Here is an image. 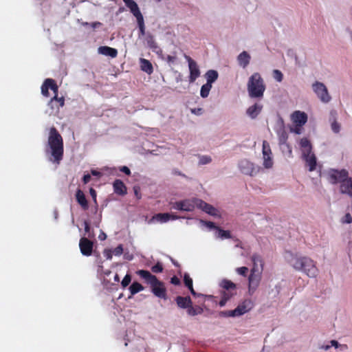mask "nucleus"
<instances>
[{"label":"nucleus","instance_id":"1","mask_svg":"<svg viewBox=\"0 0 352 352\" xmlns=\"http://www.w3.org/2000/svg\"><path fill=\"white\" fill-rule=\"evenodd\" d=\"M63 140L55 127L50 130L47 144L45 148L46 155L52 163L59 164L63 157Z\"/></svg>","mask_w":352,"mask_h":352},{"label":"nucleus","instance_id":"2","mask_svg":"<svg viewBox=\"0 0 352 352\" xmlns=\"http://www.w3.org/2000/svg\"><path fill=\"white\" fill-rule=\"evenodd\" d=\"M289 263L297 271L302 272L309 277H316L318 269L314 261L307 256H298L289 254Z\"/></svg>","mask_w":352,"mask_h":352},{"label":"nucleus","instance_id":"3","mask_svg":"<svg viewBox=\"0 0 352 352\" xmlns=\"http://www.w3.org/2000/svg\"><path fill=\"white\" fill-rule=\"evenodd\" d=\"M265 88L263 78L259 73L254 72L250 76L247 83V90L250 98H263Z\"/></svg>","mask_w":352,"mask_h":352},{"label":"nucleus","instance_id":"4","mask_svg":"<svg viewBox=\"0 0 352 352\" xmlns=\"http://www.w3.org/2000/svg\"><path fill=\"white\" fill-rule=\"evenodd\" d=\"M141 278L150 285L153 294L160 298H166V289L162 282L147 270H140L136 272Z\"/></svg>","mask_w":352,"mask_h":352},{"label":"nucleus","instance_id":"5","mask_svg":"<svg viewBox=\"0 0 352 352\" xmlns=\"http://www.w3.org/2000/svg\"><path fill=\"white\" fill-rule=\"evenodd\" d=\"M311 89L318 99L324 104L330 102L332 98L327 86L322 82L315 81L311 84Z\"/></svg>","mask_w":352,"mask_h":352},{"label":"nucleus","instance_id":"6","mask_svg":"<svg viewBox=\"0 0 352 352\" xmlns=\"http://www.w3.org/2000/svg\"><path fill=\"white\" fill-rule=\"evenodd\" d=\"M238 168L242 174L250 177L256 176L262 169L261 166L247 159L241 160L238 163Z\"/></svg>","mask_w":352,"mask_h":352},{"label":"nucleus","instance_id":"7","mask_svg":"<svg viewBox=\"0 0 352 352\" xmlns=\"http://www.w3.org/2000/svg\"><path fill=\"white\" fill-rule=\"evenodd\" d=\"M49 89H51L53 91L54 96L50 100L48 105L50 108H54V104L56 102V100L58 99V88L55 83L54 80L52 78H47L41 86V93L44 96H49Z\"/></svg>","mask_w":352,"mask_h":352},{"label":"nucleus","instance_id":"8","mask_svg":"<svg viewBox=\"0 0 352 352\" xmlns=\"http://www.w3.org/2000/svg\"><path fill=\"white\" fill-rule=\"evenodd\" d=\"M327 174L329 182L333 184H336L337 183L342 184V183H344V182L349 177L348 171L345 169H330L328 170Z\"/></svg>","mask_w":352,"mask_h":352},{"label":"nucleus","instance_id":"9","mask_svg":"<svg viewBox=\"0 0 352 352\" xmlns=\"http://www.w3.org/2000/svg\"><path fill=\"white\" fill-rule=\"evenodd\" d=\"M261 274L262 272L261 269H256L255 267L251 270V273L248 278V293L250 295H253L257 289L261 280Z\"/></svg>","mask_w":352,"mask_h":352},{"label":"nucleus","instance_id":"10","mask_svg":"<svg viewBox=\"0 0 352 352\" xmlns=\"http://www.w3.org/2000/svg\"><path fill=\"white\" fill-rule=\"evenodd\" d=\"M196 200L197 198L184 199L179 201H176L172 204V208L174 210L191 212L193 211L195 208L197 207Z\"/></svg>","mask_w":352,"mask_h":352},{"label":"nucleus","instance_id":"11","mask_svg":"<svg viewBox=\"0 0 352 352\" xmlns=\"http://www.w3.org/2000/svg\"><path fill=\"white\" fill-rule=\"evenodd\" d=\"M262 154L263 167L267 169L272 168L274 164L272 153L269 143L265 140L263 142Z\"/></svg>","mask_w":352,"mask_h":352},{"label":"nucleus","instance_id":"12","mask_svg":"<svg viewBox=\"0 0 352 352\" xmlns=\"http://www.w3.org/2000/svg\"><path fill=\"white\" fill-rule=\"evenodd\" d=\"M185 58L188 63L190 71L189 82L192 83L200 76V70L197 63L192 60L190 56L185 55Z\"/></svg>","mask_w":352,"mask_h":352},{"label":"nucleus","instance_id":"13","mask_svg":"<svg viewBox=\"0 0 352 352\" xmlns=\"http://www.w3.org/2000/svg\"><path fill=\"white\" fill-rule=\"evenodd\" d=\"M195 201L197 202V208L201 209L206 213L216 217H221L219 210L213 207L212 205L207 204L206 202L199 199Z\"/></svg>","mask_w":352,"mask_h":352},{"label":"nucleus","instance_id":"14","mask_svg":"<svg viewBox=\"0 0 352 352\" xmlns=\"http://www.w3.org/2000/svg\"><path fill=\"white\" fill-rule=\"evenodd\" d=\"M254 307V303L250 299H245L233 309L235 317L243 316L250 311Z\"/></svg>","mask_w":352,"mask_h":352},{"label":"nucleus","instance_id":"15","mask_svg":"<svg viewBox=\"0 0 352 352\" xmlns=\"http://www.w3.org/2000/svg\"><path fill=\"white\" fill-rule=\"evenodd\" d=\"M263 108V105L261 102H255L254 104L250 106L246 109V115L251 119H256L261 113Z\"/></svg>","mask_w":352,"mask_h":352},{"label":"nucleus","instance_id":"16","mask_svg":"<svg viewBox=\"0 0 352 352\" xmlns=\"http://www.w3.org/2000/svg\"><path fill=\"white\" fill-rule=\"evenodd\" d=\"M291 119L295 125L303 126L307 122V115L300 111H295L291 116Z\"/></svg>","mask_w":352,"mask_h":352},{"label":"nucleus","instance_id":"17","mask_svg":"<svg viewBox=\"0 0 352 352\" xmlns=\"http://www.w3.org/2000/svg\"><path fill=\"white\" fill-rule=\"evenodd\" d=\"M79 246L81 253L85 256H90L92 252L93 243L85 237L80 240Z\"/></svg>","mask_w":352,"mask_h":352},{"label":"nucleus","instance_id":"18","mask_svg":"<svg viewBox=\"0 0 352 352\" xmlns=\"http://www.w3.org/2000/svg\"><path fill=\"white\" fill-rule=\"evenodd\" d=\"M178 217L169 213H158L153 216L151 219V222L157 221L161 223H166L170 220H176Z\"/></svg>","mask_w":352,"mask_h":352},{"label":"nucleus","instance_id":"19","mask_svg":"<svg viewBox=\"0 0 352 352\" xmlns=\"http://www.w3.org/2000/svg\"><path fill=\"white\" fill-rule=\"evenodd\" d=\"M250 60L251 56L246 51H243L236 57V61L239 66L243 69H245L249 65Z\"/></svg>","mask_w":352,"mask_h":352},{"label":"nucleus","instance_id":"20","mask_svg":"<svg viewBox=\"0 0 352 352\" xmlns=\"http://www.w3.org/2000/svg\"><path fill=\"white\" fill-rule=\"evenodd\" d=\"M302 156L303 160L306 162L307 165L309 166V170H314L316 166V157L312 151L303 153Z\"/></svg>","mask_w":352,"mask_h":352},{"label":"nucleus","instance_id":"21","mask_svg":"<svg viewBox=\"0 0 352 352\" xmlns=\"http://www.w3.org/2000/svg\"><path fill=\"white\" fill-rule=\"evenodd\" d=\"M337 113L336 111L330 112L329 122L331 124V129L335 133H338L341 129V125L336 120Z\"/></svg>","mask_w":352,"mask_h":352},{"label":"nucleus","instance_id":"22","mask_svg":"<svg viewBox=\"0 0 352 352\" xmlns=\"http://www.w3.org/2000/svg\"><path fill=\"white\" fill-rule=\"evenodd\" d=\"M125 5L130 10L131 12L133 14L137 20L143 18L138 4L133 0L130 1Z\"/></svg>","mask_w":352,"mask_h":352},{"label":"nucleus","instance_id":"23","mask_svg":"<svg viewBox=\"0 0 352 352\" xmlns=\"http://www.w3.org/2000/svg\"><path fill=\"white\" fill-rule=\"evenodd\" d=\"M98 52L100 54L106 56H110L111 58H116L118 55V51L116 49L108 46H101L98 47Z\"/></svg>","mask_w":352,"mask_h":352},{"label":"nucleus","instance_id":"24","mask_svg":"<svg viewBox=\"0 0 352 352\" xmlns=\"http://www.w3.org/2000/svg\"><path fill=\"white\" fill-rule=\"evenodd\" d=\"M113 187L115 193L120 195L126 194V187L121 180L116 179L113 184Z\"/></svg>","mask_w":352,"mask_h":352},{"label":"nucleus","instance_id":"25","mask_svg":"<svg viewBox=\"0 0 352 352\" xmlns=\"http://www.w3.org/2000/svg\"><path fill=\"white\" fill-rule=\"evenodd\" d=\"M177 306L181 309H188L190 305H192V300L189 296H177L175 298Z\"/></svg>","mask_w":352,"mask_h":352},{"label":"nucleus","instance_id":"26","mask_svg":"<svg viewBox=\"0 0 352 352\" xmlns=\"http://www.w3.org/2000/svg\"><path fill=\"white\" fill-rule=\"evenodd\" d=\"M340 189L342 193L347 194L352 197V178L348 177L342 184H340Z\"/></svg>","mask_w":352,"mask_h":352},{"label":"nucleus","instance_id":"27","mask_svg":"<svg viewBox=\"0 0 352 352\" xmlns=\"http://www.w3.org/2000/svg\"><path fill=\"white\" fill-rule=\"evenodd\" d=\"M140 63L141 69L143 72H146L148 74H151L153 73V65L149 60H148L145 58H141L140 59Z\"/></svg>","mask_w":352,"mask_h":352},{"label":"nucleus","instance_id":"28","mask_svg":"<svg viewBox=\"0 0 352 352\" xmlns=\"http://www.w3.org/2000/svg\"><path fill=\"white\" fill-rule=\"evenodd\" d=\"M76 201L81 206V207L84 210H87L88 208L87 201L86 199V197H85L83 192L81 190L78 189L76 191Z\"/></svg>","mask_w":352,"mask_h":352},{"label":"nucleus","instance_id":"29","mask_svg":"<svg viewBox=\"0 0 352 352\" xmlns=\"http://www.w3.org/2000/svg\"><path fill=\"white\" fill-rule=\"evenodd\" d=\"M276 133L278 136L279 143L280 144H285L287 139V134L285 130L283 122H281L276 129Z\"/></svg>","mask_w":352,"mask_h":352},{"label":"nucleus","instance_id":"30","mask_svg":"<svg viewBox=\"0 0 352 352\" xmlns=\"http://www.w3.org/2000/svg\"><path fill=\"white\" fill-rule=\"evenodd\" d=\"M219 76V74L216 70L214 69H210L206 72L205 74V77L206 78V83L209 85H212L213 82H214Z\"/></svg>","mask_w":352,"mask_h":352},{"label":"nucleus","instance_id":"31","mask_svg":"<svg viewBox=\"0 0 352 352\" xmlns=\"http://www.w3.org/2000/svg\"><path fill=\"white\" fill-rule=\"evenodd\" d=\"M300 146L302 154L311 151V145L310 142L305 138H302L300 141Z\"/></svg>","mask_w":352,"mask_h":352},{"label":"nucleus","instance_id":"32","mask_svg":"<svg viewBox=\"0 0 352 352\" xmlns=\"http://www.w3.org/2000/svg\"><path fill=\"white\" fill-rule=\"evenodd\" d=\"M215 236L221 239H225L231 238V234L228 230H224L220 228H216Z\"/></svg>","mask_w":352,"mask_h":352},{"label":"nucleus","instance_id":"33","mask_svg":"<svg viewBox=\"0 0 352 352\" xmlns=\"http://www.w3.org/2000/svg\"><path fill=\"white\" fill-rule=\"evenodd\" d=\"M252 261L253 263L252 269L256 267V269H261V271L263 270V261L261 257L259 255L256 254H253L252 256Z\"/></svg>","mask_w":352,"mask_h":352},{"label":"nucleus","instance_id":"34","mask_svg":"<svg viewBox=\"0 0 352 352\" xmlns=\"http://www.w3.org/2000/svg\"><path fill=\"white\" fill-rule=\"evenodd\" d=\"M129 289L131 294L133 296L141 291H143L144 287L138 282H133Z\"/></svg>","mask_w":352,"mask_h":352},{"label":"nucleus","instance_id":"35","mask_svg":"<svg viewBox=\"0 0 352 352\" xmlns=\"http://www.w3.org/2000/svg\"><path fill=\"white\" fill-rule=\"evenodd\" d=\"M203 313V309L199 306L192 307V305L187 309V314L190 316H195Z\"/></svg>","mask_w":352,"mask_h":352},{"label":"nucleus","instance_id":"36","mask_svg":"<svg viewBox=\"0 0 352 352\" xmlns=\"http://www.w3.org/2000/svg\"><path fill=\"white\" fill-rule=\"evenodd\" d=\"M220 286L226 290L234 289L236 288V285L231 280L227 279H223L221 280Z\"/></svg>","mask_w":352,"mask_h":352},{"label":"nucleus","instance_id":"37","mask_svg":"<svg viewBox=\"0 0 352 352\" xmlns=\"http://www.w3.org/2000/svg\"><path fill=\"white\" fill-rule=\"evenodd\" d=\"M211 88H212L211 85H209L208 83L203 85L201 87L200 96L204 98H207L209 95Z\"/></svg>","mask_w":352,"mask_h":352},{"label":"nucleus","instance_id":"38","mask_svg":"<svg viewBox=\"0 0 352 352\" xmlns=\"http://www.w3.org/2000/svg\"><path fill=\"white\" fill-rule=\"evenodd\" d=\"M146 43L148 46L152 50H156L157 49L158 45L155 42L153 36L151 34H148L146 38Z\"/></svg>","mask_w":352,"mask_h":352},{"label":"nucleus","instance_id":"39","mask_svg":"<svg viewBox=\"0 0 352 352\" xmlns=\"http://www.w3.org/2000/svg\"><path fill=\"white\" fill-rule=\"evenodd\" d=\"M138 28H139V38L143 36L145 34V25L144 17L137 20Z\"/></svg>","mask_w":352,"mask_h":352},{"label":"nucleus","instance_id":"40","mask_svg":"<svg viewBox=\"0 0 352 352\" xmlns=\"http://www.w3.org/2000/svg\"><path fill=\"white\" fill-rule=\"evenodd\" d=\"M330 344L331 346L335 347L336 349H338L341 351H344L347 350L348 346L346 344H341L338 341L332 340L330 341Z\"/></svg>","mask_w":352,"mask_h":352},{"label":"nucleus","instance_id":"41","mask_svg":"<svg viewBox=\"0 0 352 352\" xmlns=\"http://www.w3.org/2000/svg\"><path fill=\"white\" fill-rule=\"evenodd\" d=\"M212 162V158L209 155H201L199 157V164L205 165L210 164Z\"/></svg>","mask_w":352,"mask_h":352},{"label":"nucleus","instance_id":"42","mask_svg":"<svg viewBox=\"0 0 352 352\" xmlns=\"http://www.w3.org/2000/svg\"><path fill=\"white\" fill-rule=\"evenodd\" d=\"M273 76L274 79L279 82H281L283 78V75L282 72L278 69H275L273 71Z\"/></svg>","mask_w":352,"mask_h":352},{"label":"nucleus","instance_id":"43","mask_svg":"<svg viewBox=\"0 0 352 352\" xmlns=\"http://www.w3.org/2000/svg\"><path fill=\"white\" fill-rule=\"evenodd\" d=\"M184 281L185 285L187 287H192V280L188 274H187V273L184 274Z\"/></svg>","mask_w":352,"mask_h":352},{"label":"nucleus","instance_id":"44","mask_svg":"<svg viewBox=\"0 0 352 352\" xmlns=\"http://www.w3.org/2000/svg\"><path fill=\"white\" fill-rule=\"evenodd\" d=\"M131 275L128 274H126L121 282V285H122V287L124 288V287H127L129 285V283H131Z\"/></svg>","mask_w":352,"mask_h":352},{"label":"nucleus","instance_id":"45","mask_svg":"<svg viewBox=\"0 0 352 352\" xmlns=\"http://www.w3.org/2000/svg\"><path fill=\"white\" fill-rule=\"evenodd\" d=\"M219 316L221 317H235L233 310L221 311Z\"/></svg>","mask_w":352,"mask_h":352},{"label":"nucleus","instance_id":"46","mask_svg":"<svg viewBox=\"0 0 352 352\" xmlns=\"http://www.w3.org/2000/svg\"><path fill=\"white\" fill-rule=\"evenodd\" d=\"M236 272L241 275V276H245L248 272V268L246 267H238L236 269Z\"/></svg>","mask_w":352,"mask_h":352},{"label":"nucleus","instance_id":"47","mask_svg":"<svg viewBox=\"0 0 352 352\" xmlns=\"http://www.w3.org/2000/svg\"><path fill=\"white\" fill-rule=\"evenodd\" d=\"M151 270L154 273H160L162 272L163 267L160 263H158L156 265H153Z\"/></svg>","mask_w":352,"mask_h":352},{"label":"nucleus","instance_id":"48","mask_svg":"<svg viewBox=\"0 0 352 352\" xmlns=\"http://www.w3.org/2000/svg\"><path fill=\"white\" fill-rule=\"evenodd\" d=\"M113 254L116 256H120L123 252V248L122 245H119L113 250Z\"/></svg>","mask_w":352,"mask_h":352},{"label":"nucleus","instance_id":"49","mask_svg":"<svg viewBox=\"0 0 352 352\" xmlns=\"http://www.w3.org/2000/svg\"><path fill=\"white\" fill-rule=\"evenodd\" d=\"M56 103L58 106L56 107V111H58L60 107H63L65 104V100L63 97L58 98L56 100Z\"/></svg>","mask_w":352,"mask_h":352},{"label":"nucleus","instance_id":"50","mask_svg":"<svg viewBox=\"0 0 352 352\" xmlns=\"http://www.w3.org/2000/svg\"><path fill=\"white\" fill-rule=\"evenodd\" d=\"M352 222V217L349 213H346L342 219L343 223H351Z\"/></svg>","mask_w":352,"mask_h":352},{"label":"nucleus","instance_id":"51","mask_svg":"<svg viewBox=\"0 0 352 352\" xmlns=\"http://www.w3.org/2000/svg\"><path fill=\"white\" fill-rule=\"evenodd\" d=\"M190 111H191L192 113H193L195 115H197V116H200L203 113V110H202L201 108L191 109Z\"/></svg>","mask_w":352,"mask_h":352},{"label":"nucleus","instance_id":"52","mask_svg":"<svg viewBox=\"0 0 352 352\" xmlns=\"http://www.w3.org/2000/svg\"><path fill=\"white\" fill-rule=\"evenodd\" d=\"M203 223H204V224L210 229H215L216 230V228H218L217 226H216L214 225V223L213 222H211V221H201Z\"/></svg>","mask_w":352,"mask_h":352},{"label":"nucleus","instance_id":"53","mask_svg":"<svg viewBox=\"0 0 352 352\" xmlns=\"http://www.w3.org/2000/svg\"><path fill=\"white\" fill-rule=\"evenodd\" d=\"M302 126H297L296 125L294 129H291V131L295 133L296 134H300L302 133Z\"/></svg>","mask_w":352,"mask_h":352},{"label":"nucleus","instance_id":"54","mask_svg":"<svg viewBox=\"0 0 352 352\" xmlns=\"http://www.w3.org/2000/svg\"><path fill=\"white\" fill-rule=\"evenodd\" d=\"M170 283L175 285H178L180 284V280L177 276H173L170 279Z\"/></svg>","mask_w":352,"mask_h":352},{"label":"nucleus","instance_id":"55","mask_svg":"<svg viewBox=\"0 0 352 352\" xmlns=\"http://www.w3.org/2000/svg\"><path fill=\"white\" fill-rule=\"evenodd\" d=\"M133 190H134V193H135V197L138 199H140L141 198V195H140V187L134 186L133 187Z\"/></svg>","mask_w":352,"mask_h":352},{"label":"nucleus","instance_id":"56","mask_svg":"<svg viewBox=\"0 0 352 352\" xmlns=\"http://www.w3.org/2000/svg\"><path fill=\"white\" fill-rule=\"evenodd\" d=\"M120 171L124 173L127 175H131V170H130V169L127 166H122L120 168Z\"/></svg>","mask_w":352,"mask_h":352},{"label":"nucleus","instance_id":"57","mask_svg":"<svg viewBox=\"0 0 352 352\" xmlns=\"http://www.w3.org/2000/svg\"><path fill=\"white\" fill-rule=\"evenodd\" d=\"M84 184H87L91 180V175L89 174L85 175L82 178Z\"/></svg>","mask_w":352,"mask_h":352},{"label":"nucleus","instance_id":"58","mask_svg":"<svg viewBox=\"0 0 352 352\" xmlns=\"http://www.w3.org/2000/svg\"><path fill=\"white\" fill-rule=\"evenodd\" d=\"M89 192H90V195L92 197L94 201L95 202H96V190L91 188L89 190Z\"/></svg>","mask_w":352,"mask_h":352},{"label":"nucleus","instance_id":"59","mask_svg":"<svg viewBox=\"0 0 352 352\" xmlns=\"http://www.w3.org/2000/svg\"><path fill=\"white\" fill-rule=\"evenodd\" d=\"M175 59L176 57L174 56L168 55L166 57V60L169 63H173V62H175Z\"/></svg>","mask_w":352,"mask_h":352},{"label":"nucleus","instance_id":"60","mask_svg":"<svg viewBox=\"0 0 352 352\" xmlns=\"http://www.w3.org/2000/svg\"><path fill=\"white\" fill-rule=\"evenodd\" d=\"M98 239L100 241H104L107 239V234L104 232H101L98 236Z\"/></svg>","mask_w":352,"mask_h":352},{"label":"nucleus","instance_id":"61","mask_svg":"<svg viewBox=\"0 0 352 352\" xmlns=\"http://www.w3.org/2000/svg\"><path fill=\"white\" fill-rule=\"evenodd\" d=\"M104 254L107 259L110 260L112 258V253L110 250L105 251Z\"/></svg>","mask_w":352,"mask_h":352},{"label":"nucleus","instance_id":"62","mask_svg":"<svg viewBox=\"0 0 352 352\" xmlns=\"http://www.w3.org/2000/svg\"><path fill=\"white\" fill-rule=\"evenodd\" d=\"M153 52H155L160 56H162V50L159 46H157V49L153 50Z\"/></svg>","mask_w":352,"mask_h":352},{"label":"nucleus","instance_id":"63","mask_svg":"<svg viewBox=\"0 0 352 352\" xmlns=\"http://www.w3.org/2000/svg\"><path fill=\"white\" fill-rule=\"evenodd\" d=\"M91 175L94 176H97V177L101 176V173L96 170H91Z\"/></svg>","mask_w":352,"mask_h":352},{"label":"nucleus","instance_id":"64","mask_svg":"<svg viewBox=\"0 0 352 352\" xmlns=\"http://www.w3.org/2000/svg\"><path fill=\"white\" fill-rule=\"evenodd\" d=\"M227 302L228 301H226V298H221V300L219 301V305L220 307H224L226 305Z\"/></svg>","mask_w":352,"mask_h":352}]
</instances>
